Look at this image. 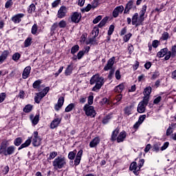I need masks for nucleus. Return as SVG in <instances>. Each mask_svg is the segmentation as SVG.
I'll return each instance as SVG.
<instances>
[{
  "mask_svg": "<svg viewBox=\"0 0 176 176\" xmlns=\"http://www.w3.org/2000/svg\"><path fill=\"white\" fill-rule=\"evenodd\" d=\"M145 13H146V5H144L142 6V10H140L139 14L136 12L133 15L132 25H135V27H138V25H142L144 20H145V17L144 16H145Z\"/></svg>",
  "mask_w": 176,
  "mask_h": 176,
  "instance_id": "1",
  "label": "nucleus"
},
{
  "mask_svg": "<svg viewBox=\"0 0 176 176\" xmlns=\"http://www.w3.org/2000/svg\"><path fill=\"white\" fill-rule=\"evenodd\" d=\"M89 83L90 85H95L92 88V91H97V90H100V89L104 86L105 80L103 77L100 76L99 74H96L91 78Z\"/></svg>",
  "mask_w": 176,
  "mask_h": 176,
  "instance_id": "2",
  "label": "nucleus"
},
{
  "mask_svg": "<svg viewBox=\"0 0 176 176\" xmlns=\"http://www.w3.org/2000/svg\"><path fill=\"white\" fill-rule=\"evenodd\" d=\"M8 140H3L0 145V155H4V156H8V155H13L14 151H16V147L14 146H10L8 147Z\"/></svg>",
  "mask_w": 176,
  "mask_h": 176,
  "instance_id": "3",
  "label": "nucleus"
},
{
  "mask_svg": "<svg viewBox=\"0 0 176 176\" xmlns=\"http://www.w3.org/2000/svg\"><path fill=\"white\" fill-rule=\"evenodd\" d=\"M52 166L56 170L64 168L67 166V158L63 155L56 157L52 162Z\"/></svg>",
  "mask_w": 176,
  "mask_h": 176,
  "instance_id": "4",
  "label": "nucleus"
},
{
  "mask_svg": "<svg viewBox=\"0 0 176 176\" xmlns=\"http://www.w3.org/2000/svg\"><path fill=\"white\" fill-rule=\"evenodd\" d=\"M113 64H115V56L111 57L108 61L107 65L104 67V71H109V74L108 76L109 79H112V76H113V74H115V70L112 69L113 67Z\"/></svg>",
  "mask_w": 176,
  "mask_h": 176,
  "instance_id": "5",
  "label": "nucleus"
},
{
  "mask_svg": "<svg viewBox=\"0 0 176 176\" xmlns=\"http://www.w3.org/2000/svg\"><path fill=\"white\" fill-rule=\"evenodd\" d=\"M83 110L85 111V115H87V116H90L91 118H95L96 115H97L96 110H94V107L90 106L87 104H86L84 106Z\"/></svg>",
  "mask_w": 176,
  "mask_h": 176,
  "instance_id": "6",
  "label": "nucleus"
},
{
  "mask_svg": "<svg viewBox=\"0 0 176 176\" xmlns=\"http://www.w3.org/2000/svg\"><path fill=\"white\" fill-rule=\"evenodd\" d=\"M68 10H67V7L62 6L57 13V17L58 19H64L65 16H67Z\"/></svg>",
  "mask_w": 176,
  "mask_h": 176,
  "instance_id": "7",
  "label": "nucleus"
},
{
  "mask_svg": "<svg viewBox=\"0 0 176 176\" xmlns=\"http://www.w3.org/2000/svg\"><path fill=\"white\" fill-rule=\"evenodd\" d=\"M42 139L38 136V131L34 132V138L32 139L33 146H39L41 144Z\"/></svg>",
  "mask_w": 176,
  "mask_h": 176,
  "instance_id": "8",
  "label": "nucleus"
},
{
  "mask_svg": "<svg viewBox=\"0 0 176 176\" xmlns=\"http://www.w3.org/2000/svg\"><path fill=\"white\" fill-rule=\"evenodd\" d=\"M61 120H63V118H54L50 124V129H56V127H58L60 123H61Z\"/></svg>",
  "mask_w": 176,
  "mask_h": 176,
  "instance_id": "9",
  "label": "nucleus"
},
{
  "mask_svg": "<svg viewBox=\"0 0 176 176\" xmlns=\"http://www.w3.org/2000/svg\"><path fill=\"white\" fill-rule=\"evenodd\" d=\"M124 10V7H123V6H119L116 7L113 11V17H114V19H116V17L119 16V13H123Z\"/></svg>",
  "mask_w": 176,
  "mask_h": 176,
  "instance_id": "10",
  "label": "nucleus"
},
{
  "mask_svg": "<svg viewBox=\"0 0 176 176\" xmlns=\"http://www.w3.org/2000/svg\"><path fill=\"white\" fill-rule=\"evenodd\" d=\"M82 19V14L78 12H74L71 17V20L73 23H78Z\"/></svg>",
  "mask_w": 176,
  "mask_h": 176,
  "instance_id": "11",
  "label": "nucleus"
},
{
  "mask_svg": "<svg viewBox=\"0 0 176 176\" xmlns=\"http://www.w3.org/2000/svg\"><path fill=\"white\" fill-rule=\"evenodd\" d=\"M24 17V14L20 13L14 15L11 18V20L14 24H19V23L21 22V19Z\"/></svg>",
  "mask_w": 176,
  "mask_h": 176,
  "instance_id": "12",
  "label": "nucleus"
},
{
  "mask_svg": "<svg viewBox=\"0 0 176 176\" xmlns=\"http://www.w3.org/2000/svg\"><path fill=\"white\" fill-rule=\"evenodd\" d=\"M83 155V150H80L77 155H76V157L74 158V165L79 166L80 164V160H82V156Z\"/></svg>",
  "mask_w": 176,
  "mask_h": 176,
  "instance_id": "13",
  "label": "nucleus"
},
{
  "mask_svg": "<svg viewBox=\"0 0 176 176\" xmlns=\"http://www.w3.org/2000/svg\"><path fill=\"white\" fill-rule=\"evenodd\" d=\"M127 137V133H126V131H121L118 136L117 137V142L120 143V142H123V141H124V140H126V138Z\"/></svg>",
  "mask_w": 176,
  "mask_h": 176,
  "instance_id": "14",
  "label": "nucleus"
},
{
  "mask_svg": "<svg viewBox=\"0 0 176 176\" xmlns=\"http://www.w3.org/2000/svg\"><path fill=\"white\" fill-rule=\"evenodd\" d=\"M30 74H31V66H28L23 69L22 74L23 79H27L30 76Z\"/></svg>",
  "mask_w": 176,
  "mask_h": 176,
  "instance_id": "15",
  "label": "nucleus"
},
{
  "mask_svg": "<svg viewBox=\"0 0 176 176\" xmlns=\"http://www.w3.org/2000/svg\"><path fill=\"white\" fill-rule=\"evenodd\" d=\"M129 170H131V171H133V173L137 175V173L140 171V168H138V166H137V162H132L129 166Z\"/></svg>",
  "mask_w": 176,
  "mask_h": 176,
  "instance_id": "16",
  "label": "nucleus"
},
{
  "mask_svg": "<svg viewBox=\"0 0 176 176\" xmlns=\"http://www.w3.org/2000/svg\"><path fill=\"white\" fill-rule=\"evenodd\" d=\"M30 119L33 124V126H36L38 123H39V114L34 116V114H31L30 116Z\"/></svg>",
  "mask_w": 176,
  "mask_h": 176,
  "instance_id": "17",
  "label": "nucleus"
},
{
  "mask_svg": "<svg viewBox=\"0 0 176 176\" xmlns=\"http://www.w3.org/2000/svg\"><path fill=\"white\" fill-rule=\"evenodd\" d=\"M101 140L98 137L94 138L89 143L90 148H96L100 144Z\"/></svg>",
  "mask_w": 176,
  "mask_h": 176,
  "instance_id": "18",
  "label": "nucleus"
},
{
  "mask_svg": "<svg viewBox=\"0 0 176 176\" xmlns=\"http://www.w3.org/2000/svg\"><path fill=\"white\" fill-rule=\"evenodd\" d=\"M64 105V97H60L57 104L55 105V111H60V108Z\"/></svg>",
  "mask_w": 176,
  "mask_h": 176,
  "instance_id": "19",
  "label": "nucleus"
},
{
  "mask_svg": "<svg viewBox=\"0 0 176 176\" xmlns=\"http://www.w3.org/2000/svg\"><path fill=\"white\" fill-rule=\"evenodd\" d=\"M32 140V138H28V139L18 148V151H21V149L30 146V145H31Z\"/></svg>",
  "mask_w": 176,
  "mask_h": 176,
  "instance_id": "20",
  "label": "nucleus"
},
{
  "mask_svg": "<svg viewBox=\"0 0 176 176\" xmlns=\"http://www.w3.org/2000/svg\"><path fill=\"white\" fill-rule=\"evenodd\" d=\"M43 97H45V94L42 91L36 94V96L34 97L35 102H36V104H39V102H41V100H42V98H43Z\"/></svg>",
  "mask_w": 176,
  "mask_h": 176,
  "instance_id": "21",
  "label": "nucleus"
},
{
  "mask_svg": "<svg viewBox=\"0 0 176 176\" xmlns=\"http://www.w3.org/2000/svg\"><path fill=\"white\" fill-rule=\"evenodd\" d=\"M146 109V105L140 102L138 105L137 111L138 113H144Z\"/></svg>",
  "mask_w": 176,
  "mask_h": 176,
  "instance_id": "22",
  "label": "nucleus"
},
{
  "mask_svg": "<svg viewBox=\"0 0 176 176\" xmlns=\"http://www.w3.org/2000/svg\"><path fill=\"white\" fill-rule=\"evenodd\" d=\"M168 52V49L167 48H163L157 54V57L159 58H162V57H164L166 54H167V52Z\"/></svg>",
  "mask_w": 176,
  "mask_h": 176,
  "instance_id": "23",
  "label": "nucleus"
},
{
  "mask_svg": "<svg viewBox=\"0 0 176 176\" xmlns=\"http://www.w3.org/2000/svg\"><path fill=\"white\" fill-rule=\"evenodd\" d=\"M118 134H119V128H116L113 131L111 136V141H116L118 140Z\"/></svg>",
  "mask_w": 176,
  "mask_h": 176,
  "instance_id": "24",
  "label": "nucleus"
},
{
  "mask_svg": "<svg viewBox=\"0 0 176 176\" xmlns=\"http://www.w3.org/2000/svg\"><path fill=\"white\" fill-rule=\"evenodd\" d=\"M123 90H124V83H121L114 88L115 93H119L120 94V93H122V91H123Z\"/></svg>",
  "mask_w": 176,
  "mask_h": 176,
  "instance_id": "25",
  "label": "nucleus"
},
{
  "mask_svg": "<svg viewBox=\"0 0 176 176\" xmlns=\"http://www.w3.org/2000/svg\"><path fill=\"white\" fill-rule=\"evenodd\" d=\"M72 71H74L72 65H69L65 71V75L66 76H69V75L72 74Z\"/></svg>",
  "mask_w": 176,
  "mask_h": 176,
  "instance_id": "26",
  "label": "nucleus"
},
{
  "mask_svg": "<svg viewBox=\"0 0 176 176\" xmlns=\"http://www.w3.org/2000/svg\"><path fill=\"white\" fill-rule=\"evenodd\" d=\"M76 150H74L73 151H70L68 154V159L69 160H74L75 159V157L76 156Z\"/></svg>",
  "mask_w": 176,
  "mask_h": 176,
  "instance_id": "27",
  "label": "nucleus"
},
{
  "mask_svg": "<svg viewBox=\"0 0 176 176\" xmlns=\"http://www.w3.org/2000/svg\"><path fill=\"white\" fill-rule=\"evenodd\" d=\"M151 93H152V87H148L145 88L143 91L144 96H146L148 97H149V96H151Z\"/></svg>",
  "mask_w": 176,
  "mask_h": 176,
  "instance_id": "28",
  "label": "nucleus"
},
{
  "mask_svg": "<svg viewBox=\"0 0 176 176\" xmlns=\"http://www.w3.org/2000/svg\"><path fill=\"white\" fill-rule=\"evenodd\" d=\"M126 7L128 8L130 10H131V9H135L137 8L135 5H134V1L133 0L129 1L126 3Z\"/></svg>",
  "mask_w": 176,
  "mask_h": 176,
  "instance_id": "29",
  "label": "nucleus"
},
{
  "mask_svg": "<svg viewBox=\"0 0 176 176\" xmlns=\"http://www.w3.org/2000/svg\"><path fill=\"white\" fill-rule=\"evenodd\" d=\"M131 108H133V106H128L124 108V114L126 115V116H129V115H131Z\"/></svg>",
  "mask_w": 176,
  "mask_h": 176,
  "instance_id": "30",
  "label": "nucleus"
},
{
  "mask_svg": "<svg viewBox=\"0 0 176 176\" xmlns=\"http://www.w3.org/2000/svg\"><path fill=\"white\" fill-rule=\"evenodd\" d=\"M42 84V80H36L33 85L32 87L33 89H41V85Z\"/></svg>",
  "mask_w": 176,
  "mask_h": 176,
  "instance_id": "31",
  "label": "nucleus"
},
{
  "mask_svg": "<svg viewBox=\"0 0 176 176\" xmlns=\"http://www.w3.org/2000/svg\"><path fill=\"white\" fill-rule=\"evenodd\" d=\"M32 108H34V106H32V104H27L23 108V112H25V113H30V112L32 111Z\"/></svg>",
  "mask_w": 176,
  "mask_h": 176,
  "instance_id": "32",
  "label": "nucleus"
},
{
  "mask_svg": "<svg viewBox=\"0 0 176 176\" xmlns=\"http://www.w3.org/2000/svg\"><path fill=\"white\" fill-rule=\"evenodd\" d=\"M32 43V37H28L24 42V46L25 47H28V46H31V44Z\"/></svg>",
  "mask_w": 176,
  "mask_h": 176,
  "instance_id": "33",
  "label": "nucleus"
},
{
  "mask_svg": "<svg viewBox=\"0 0 176 176\" xmlns=\"http://www.w3.org/2000/svg\"><path fill=\"white\" fill-rule=\"evenodd\" d=\"M23 143V138H16L14 141V145L15 146H20L21 144Z\"/></svg>",
  "mask_w": 176,
  "mask_h": 176,
  "instance_id": "34",
  "label": "nucleus"
},
{
  "mask_svg": "<svg viewBox=\"0 0 176 176\" xmlns=\"http://www.w3.org/2000/svg\"><path fill=\"white\" fill-rule=\"evenodd\" d=\"M173 133H174V129L173 128V126H170L166 129V135L167 137H170V135H173Z\"/></svg>",
  "mask_w": 176,
  "mask_h": 176,
  "instance_id": "35",
  "label": "nucleus"
},
{
  "mask_svg": "<svg viewBox=\"0 0 176 176\" xmlns=\"http://www.w3.org/2000/svg\"><path fill=\"white\" fill-rule=\"evenodd\" d=\"M20 57H21V54L19 52H16L12 55V60L17 63L19 60H20Z\"/></svg>",
  "mask_w": 176,
  "mask_h": 176,
  "instance_id": "36",
  "label": "nucleus"
},
{
  "mask_svg": "<svg viewBox=\"0 0 176 176\" xmlns=\"http://www.w3.org/2000/svg\"><path fill=\"white\" fill-rule=\"evenodd\" d=\"M107 21H108V17L106 16L99 23L98 27H99V28H102V27L107 24Z\"/></svg>",
  "mask_w": 176,
  "mask_h": 176,
  "instance_id": "37",
  "label": "nucleus"
},
{
  "mask_svg": "<svg viewBox=\"0 0 176 176\" xmlns=\"http://www.w3.org/2000/svg\"><path fill=\"white\" fill-rule=\"evenodd\" d=\"M75 103H71L69 104L66 108H65V112H71V111H72V109H74L75 108Z\"/></svg>",
  "mask_w": 176,
  "mask_h": 176,
  "instance_id": "38",
  "label": "nucleus"
},
{
  "mask_svg": "<svg viewBox=\"0 0 176 176\" xmlns=\"http://www.w3.org/2000/svg\"><path fill=\"white\" fill-rule=\"evenodd\" d=\"M58 153L56 151H53L50 153V156L47 158V160H53L56 157H57Z\"/></svg>",
  "mask_w": 176,
  "mask_h": 176,
  "instance_id": "39",
  "label": "nucleus"
},
{
  "mask_svg": "<svg viewBox=\"0 0 176 176\" xmlns=\"http://www.w3.org/2000/svg\"><path fill=\"white\" fill-rule=\"evenodd\" d=\"M140 104H143L144 105H148L149 104V96H144L142 101L140 102Z\"/></svg>",
  "mask_w": 176,
  "mask_h": 176,
  "instance_id": "40",
  "label": "nucleus"
},
{
  "mask_svg": "<svg viewBox=\"0 0 176 176\" xmlns=\"http://www.w3.org/2000/svg\"><path fill=\"white\" fill-rule=\"evenodd\" d=\"M31 32L32 35H36V32H38V25L36 23H34L32 27Z\"/></svg>",
  "mask_w": 176,
  "mask_h": 176,
  "instance_id": "41",
  "label": "nucleus"
},
{
  "mask_svg": "<svg viewBox=\"0 0 176 176\" xmlns=\"http://www.w3.org/2000/svg\"><path fill=\"white\" fill-rule=\"evenodd\" d=\"M91 9H93L91 7V4L89 3L85 8L81 9V12L82 13H85V12H90Z\"/></svg>",
  "mask_w": 176,
  "mask_h": 176,
  "instance_id": "42",
  "label": "nucleus"
},
{
  "mask_svg": "<svg viewBox=\"0 0 176 176\" xmlns=\"http://www.w3.org/2000/svg\"><path fill=\"white\" fill-rule=\"evenodd\" d=\"M91 33L94 38H97V36H98V34H100V30L98 28H94Z\"/></svg>",
  "mask_w": 176,
  "mask_h": 176,
  "instance_id": "43",
  "label": "nucleus"
},
{
  "mask_svg": "<svg viewBox=\"0 0 176 176\" xmlns=\"http://www.w3.org/2000/svg\"><path fill=\"white\" fill-rule=\"evenodd\" d=\"M36 9V7L35 6V4L32 3L28 8V13H33V12H35V10Z\"/></svg>",
  "mask_w": 176,
  "mask_h": 176,
  "instance_id": "44",
  "label": "nucleus"
},
{
  "mask_svg": "<svg viewBox=\"0 0 176 176\" xmlns=\"http://www.w3.org/2000/svg\"><path fill=\"white\" fill-rule=\"evenodd\" d=\"M113 31H115V25H111L109 26L107 34L109 35V36H111V35H112V34H113Z\"/></svg>",
  "mask_w": 176,
  "mask_h": 176,
  "instance_id": "45",
  "label": "nucleus"
},
{
  "mask_svg": "<svg viewBox=\"0 0 176 176\" xmlns=\"http://www.w3.org/2000/svg\"><path fill=\"white\" fill-rule=\"evenodd\" d=\"M9 56V50H4L1 56L5 60H6L8 58V56Z\"/></svg>",
  "mask_w": 176,
  "mask_h": 176,
  "instance_id": "46",
  "label": "nucleus"
},
{
  "mask_svg": "<svg viewBox=\"0 0 176 176\" xmlns=\"http://www.w3.org/2000/svg\"><path fill=\"white\" fill-rule=\"evenodd\" d=\"M79 50V45H76L72 47L71 53L72 54H75Z\"/></svg>",
  "mask_w": 176,
  "mask_h": 176,
  "instance_id": "47",
  "label": "nucleus"
},
{
  "mask_svg": "<svg viewBox=\"0 0 176 176\" xmlns=\"http://www.w3.org/2000/svg\"><path fill=\"white\" fill-rule=\"evenodd\" d=\"M109 120H111V116H107L103 118L102 122L103 124H107V123L109 122Z\"/></svg>",
  "mask_w": 176,
  "mask_h": 176,
  "instance_id": "48",
  "label": "nucleus"
},
{
  "mask_svg": "<svg viewBox=\"0 0 176 176\" xmlns=\"http://www.w3.org/2000/svg\"><path fill=\"white\" fill-rule=\"evenodd\" d=\"M58 25L60 28H65V27H67V21H64V20H61L59 23H58Z\"/></svg>",
  "mask_w": 176,
  "mask_h": 176,
  "instance_id": "49",
  "label": "nucleus"
},
{
  "mask_svg": "<svg viewBox=\"0 0 176 176\" xmlns=\"http://www.w3.org/2000/svg\"><path fill=\"white\" fill-rule=\"evenodd\" d=\"M13 5V0H8L5 4L6 9H9Z\"/></svg>",
  "mask_w": 176,
  "mask_h": 176,
  "instance_id": "50",
  "label": "nucleus"
},
{
  "mask_svg": "<svg viewBox=\"0 0 176 176\" xmlns=\"http://www.w3.org/2000/svg\"><path fill=\"white\" fill-rule=\"evenodd\" d=\"M160 75V74L159 73L158 71H155L154 73H153L152 76H151V79L152 80H155V79L159 78V76Z\"/></svg>",
  "mask_w": 176,
  "mask_h": 176,
  "instance_id": "51",
  "label": "nucleus"
},
{
  "mask_svg": "<svg viewBox=\"0 0 176 176\" xmlns=\"http://www.w3.org/2000/svg\"><path fill=\"white\" fill-rule=\"evenodd\" d=\"M6 99V93L3 92L0 94V103L3 102Z\"/></svg>",
  "mask_w": 176,
  "mask_h": 176,
  "instance_id": "52",
  "label": "nucleus"
},
{
  "mask_svg": "<svg viewBox=\"0 0 176 176\" xmlns=\"http://www.w3.org/2000/svg\"><path fill=\"white\" fill-rule=\"evenodd\" d=\"M169 36H170V34H168V32H164L162 34V38L163 39V41H167V39H168Z\"/></svg>",
  "mask_w": 176,
  "mask_h": 176,
  "instance_id": "53",
  "label": "nucleus"
},
{
  "mask_svg": "<svg viewBox=\"0 0 176 176\" xmlns=\"http://www.w3.org/2000/svg\"><path fill=\"white\" fill-rule=\"evenodd\" d=\"M145 119H146V115H142L139 117L138 121L139 123H140L141 124H142V123L144 122V120H145Z\"/></svg>",
  "mask_w": 176,
  "mask_h": 176,
  "instance_id": "54",
  "label": "nucleus"
},
{
  "mask_svg": "<svg viewBox=\"0 0 176 176\" xmlns=\"http://www.w3.org/2000/svg\"><path fill=\"white\" fill-rule=\"evenodd\" d=\"M132 36H133V34L131 33H129V34H126L123 38L124 41L129 42V41H130V38H131Z\"/></svg>",
  "mask_w": 176,
  "mask_h": 176,
  "instance_id": "55",
  "label": "nucleus"
},
{
  "mask_svg": "<svg viewBox=\"0 0 176 176\" xmlns=\"http://www.w3.org/2000/svg\"><path fill=\"white\" fill-rule=\"evenodd\" d=\"M85 53H86V51H80L78 54H77V57L78 60H80V58H82V57H83V56H85Z\"/></svg>",
  "mask_w": 176,
  "mask_h": 176,
  "instance_id": "56",
  "label": "nucleus"
},
{
  "mask_svg": "<svg viewBox=\"0 0 176 176\" xmlns=\"http://www.w3.org/2000/svg\"><path fill=\"white\" fill-rule=\"evenodd\" d=\"M101 19H102V16L101 15L98 16L96 18L94 19V24H97L98 22L101 21Z\"/></svg>",
  "mask_w": 176,
  "mask_h": 176,
  "instance_id": "57",
  "label": "nucleus"
},
{
  "mask_svg": "<svg viewBox=\"0 0 176 176\" xmlns=\"http://www.w3.org/2000/svg\"><path fill=\"white\" fill-rule=\"evenodd\" d=\"M58 23H54L52 25V27H51V28H50L51 32H54V31H55L56 30H57V28H58Z\"/></svg>",
  "mask_w": 176,
  "mask_h": 176,
  "instance_id": "58",
  "label": "nucleus"
},
{
  "mask_svg": "<svg viewBox=\"0 0 176 176\" xmlns=\"http://www.w3.org/2000/svg\"><path fill=\"white\" fill-rule=\"evenodd\" d=\"M2 173L4 175H6L9 173V166H6L2 169Z\"/></svg>",
  "mask_w": 176,
  "mask_h": 176,
  "instance_id": "59",
  "label": "nucleus"
},
{
  "mask_svg": "<svg viewBox=\"0 0 176 176\" xmlns=\"http://www.w3.org/2000/svg\"><path fill=\"white\" fill-rule=\"evenodd\" d=\"M60 2H61V0H56L52 3V8H57L58 5H60Z\"/></svg>",
  "mask_w": 176,
  "mask_h": 176,
  "instance_id": "60",
  "label": "nucleus"
},
{
  "mask_svg": "<svg viewBox=\"0 0 176 176\" xmlns=\"http://www.w3.org/2000/svg\"><path fill=\"white\" fill-rule=\"evenodd\" d=\"M94 100V96H89L88 97V105H93V101Z\"/></svg>",
  "mask_w": 176,
  "mask_h": 176,
  "instance_id": "61",
  "label": "nucleus"
},
{
  "mask_svg": "<svg viewBox=\"0 0 176 176\" xmlns=\"http://www.w3.org/2000/svg\"><path fill=\"white\" fill-rule=\"evenodd\" d=\"M170 143L168 142H165L163 146L161 147V151H166L168 148Z\"/></svg>",
  "mask_w": 176,
  "mask_h": 176,
  "instance_id": "62",
  "label": "nucleus"
},
{
  "mask_svg": "<svg viewBox=\"0 0 176 176\" xmlns=\"http://www.w3.org/2000/svg\"><path fill=\"white\" fill-rule=\"evenodd\" d=\"M91 5L92 9H96V8L98 6V1H97V0H94Z\"/></svg>",
  "mask_w": 176,
  "mask_h": 176,
  "instance_id": "63",
  "label": "nucleus"
},
{
  "mask_svg": "<svg viewBox=\"0 0 176 176\" xmlns=\"http://www.w3.org/2000/svg\"><path fill=\"white\" fill-rule=\"evenodd\" d=\"M160 101H162V96H158L153 100V104H157Z\"/></svg>",
  "mask_w": 176,
  "mask_h": 176,
  "instance_id": "64",
  "label": "nucleus"
}]
</instances>
